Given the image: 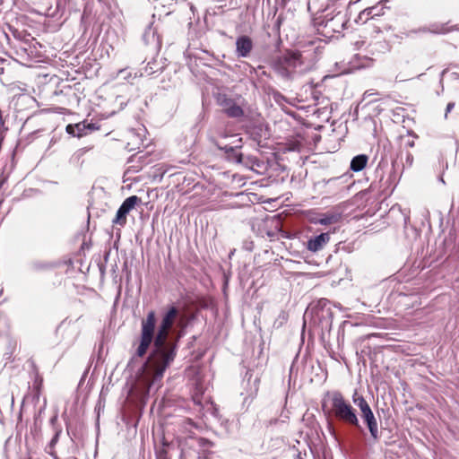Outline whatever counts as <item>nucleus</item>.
I'll return each mask as SVG.
<instances>
[{
    "instance_id": "nucleus-19",
    "label": "nucleus",
    "mask_w": 459,
    "mask_h": 459,
    "mask_svg": "<svg viewBox=\"0 0 459 459\" xmlns=\"http://www.w3.org/2000/svg\"><path fill=\"white\" fill-rule=\"evenodd\" d=\"M405 162H406V165L409 167H411L412 165L413 156L410 152L406 153Z\"/></svg>"
},
{
    "instance_id": "nucleus-21",
    "label": "nucleus",
    "mask_w": 459,
    "mask_h": 459,
    "mask_svg": "<svg viewBox=\"0 0 459 459\" xmlns=\"http://www.w3.org/2000/svg\"><path fill=\"white\" fill-rule=\"evenodd\" d=\"M340 179V178H330L326 181V184L329 185V186H334L335 183Z\"/></svg>"
},
{
    "instance_id": "nucleus-9",
    "label": "nucleus",
    "mask_w": 459,
    "mask_h": 459,
    "mask_svg": "<svg viewBox=\"0 0 459 459\" xmlns=\"http://www.w3.org/2000/svg\"><path fill=\"white\" fill-rule=\"evenodd\" d=\"M346 23V16L342 13H338L331 19L325 21V28L329 29L332 32L340 33L344 30Z\"/></svg>"
},
{
    "instance_id": "nucleus-17",
    "label": "nucleus",
    "mask_w": 459,
    "mask_h": 459,
    "mask_svg": "<svg viewBox=\"0 0 459 459\" xmlns=\"http://www.w3.org/2000/svg\"><path fill=\"white\" fill-rule=\"evenodd\" d=\"M131 75H132L131 72L128 71L127 69H121L117 73L118 77H122L126 80L129 79L131 77Z\"/></svg>"
},
{
    "instance_id": "nucleus-22",
    "label": "nucleus",
    "mask_w": 459,
    "mask_h": 459,
    "mask_svg": "<svg viewBox=\"0 0 459 459\" xmlns=\"http://www.w3.org/2000/svg\"><path fill=\"white\" fill-rule=\"evenodd\" d=\"M193 400H194L195 403L201 405V400H200L199 396H197V395L193 396Z\"/></svg>"
},
{
    "instance_id": "nucleus-8",
    "label": "nucleus",
    "mask_w": 459,
    "mask_h": 459,
    "mask_svg": "<svg viewBox=\"0 0 459 459\" xmlns=\"http://www.w3.org/2000/svg\"><path fill=\"white\" fill-rule=\"evenodd\" d=\"M330 238L328 232L321 233L307 240V248L313 253L318 252L329 243Z\"/></svg>"
},
{
    "instance_id": "nucleus-5",
    "label": "nucleus",
    "mask_w": 459,
    "mask_h": 459,
    "mask_svg": "<svg viewBox=\"0 0 459 459\" xmlns=\"http://www.w3.org/2000/svg\"><path fill=\"white\" fill-rule=\"evenodd\" d=\"M141 202V199L136 195L127 197L118 208L115 218L112 221L113 224L125 226L126 224V216L134 206Z\"/></svg>"
},
{
    "instance_id": "nucleus-4",
    "label": "nucleus",
    "mask_w": 459,
    "mask_h": 459,
    "mask_svg": "<svg viewBox=\"0 0 459 459\" xmlns=\"http://www.w3.org/2000/svg\"><path fill=\"white\" fill-rule=\"evenodd\" d=\"M352 402L359 409L361 418L366 423L371 437L374 440H377L379 438L378 425L368 403L362 395L359 394L357 391H355L352 395Z\"/></svg>"
},
{
    "instance_id": "nucleus-18",
    "label": "nucleus",
    "mask_w": 459,
    "mask_h": 459,
    "mask_svg": "<svg viewBox=\"0 0 459 459\" xmlns=\"http://www.w3.org/2000/svg\"><path fill=\"white\" fill-rule=\"evenodd\" d=\"M333 217L330 216H325L324 218H321L318 222L322 225H328L333 222Z\"/></svg>"
},
{
    "instance_id": "nucleus-27",
    "label": "nucleus",
    "mask_w": 459,
    "mask_h": 459,
    "mask_svg": "<svg viewBox=\"0 0 459 459\" xmlns=\"http://www.w3.org/2000/svg\"><path fill=\"white\" fill-rule=\"evenodd\" d=\"M57 438V434L56 435V437L52 439V442H55Z\"/></svg>"
},
{
    "instance_id": "nucleus-3",
    "label": "nucleus",
    "mask_w": 459,
    "mask_h": 459,
    "mask_svg": "<svg viewBox=\"0 0 459 459\" xmlns=\"http://www.w3.org/2000/svg\"><path fill=\"white\" fill-rule=\"evenodd\" d=\"M331 402L333 413L338 420L357 429H361L356 410L344 399L340 392L332 394Z\"/></svg>"
},
{
    "instance_id": "nucleus-24",
    "label": "nucleus",
    "mask_w": 459,
    "mask_h": 459,
    "mask_svg": "<svg viewBox=\"0 0 459 459\" xmlns=\"http://www.w3.org/2000/svg\"><path fill=\"white\" fill-rule=\"evenodd\" d=\"M293 456H294V459H301L300 453H295Z\"/></svg>"
},
{
    "instance_id": "nucleus-25",
    "label": "nucleus",
    "mask_w": 459,
    "mask_h": 459,
    "mask_svg": "<svg viewBox=\"0 0 459 459\" xmlns=\"http://www.w3.org/2000/svg\"><path fill=\"white\" fill-rule=\"evenodd\" d=\"M199 459H210L208 455L199 456Z\"/></svg>"
},
{
    "instance_id": "nucleus-2",
    "label": "nucleus",
    "mask_w": 459,
    "mask_h": 459,
    "mask_svg": "<svg viewBox=\"0 0 459 459\" xmlns=\"http://www.w3.org/2000/svg\"><path fill=\"white\" fill-rule=\"evenodd\" d=\"M273 67L280 76L290 80L310 70L311 64L300 52L289 51L274 62Z\"/></svg>"
},
{
    "instance_id": "nucleus-10",
    "label": "nucleus",
    "mask_w": 459,
    "mask_h": 459,
    "mask_svg": "<svg viewBox=\"0 0 459 459\" xmlns=\"http://www.w3.org/2000/svg\"><path fill=\"white\" fill-rule=\"evenodd\" d=\"M253 49L252 39L246 35L240 36L236 40V54L238 57L249 56Z\"/></svg>"
},
{
    "instance_id": "nucleus-12",
    "label": "nucleus",
    "mask_w": 459,
    "mask_h": 459,
    "mask_svg": "<svg viewBox=\"0 0 459 459\" xmlns=\"http://www.w3.org/2000/svg\"><path fill=\"white\" fill-rule=\"evenodd\" d=\"M387 3V0H382L377 4L368 7L369 13H371L373 20H376L377 17L383 16L385 13V10L388 9L386 6Z\"/></svg>"
},
{
    "instance_id": "nucleus-6",
    "label": "nucleus",
    "mask_w": 459,
    "mask_h": 459,
    "mask_svg": "<svg viewBox=\"0 0 459 459\" xmlns=\"http://www.w3.org/2000/svg\"><path fill=\"white\" fill-rule=\"evenodd\" d=\"M100 128L95 123L82 121L77 124H70L66 126L65 131L67 134L76 136L82 137L88 134L96 131Z\"/></svg>"
},
{
    "instance_id": "nucleus-26",
    "label": "nucleus",
    "mask_w": 459,
    "mask_h": 459,
    "mask_svg": "<svg viewBox=\"0 0 459 459\" xmlns=\"http://www.w3.org/2000/svg\"><path fill=\"white\" fill-rule=\"evenodd\" d=\"M45 405H46V399L44 398V399H43V404H42V407L40 408V410H41L42 408H44V407H45Z\"/></svg>"
},
{
    "instance_id": "nucleus-15",
    "label": "nucleus",
    "mask_w": 459,
    "mask_h": 459,
    "mask_svg": "<svg viewBox=\"0 0 459 459\" xmlns=\"http://www.w3.org/2000/svg\"><path fill=\"white\" fill-rule=\"evenodd\" d=\"M35 374V378H34V395H33V402L35 400L39 401V394H40V388H41V385H42V377H40L38 374V372L36 371L35 368L34 367H30V374L32 373Z\"/></svg>"
},
{
    "instance_id": "nucleus-20",
    "label": "nucleus",
    "mask_w": 459,
    "mask_h": 459,
    "mask_svg": "<svg viewBox=\"0 0 459 459\" xmlns=\"http://www.w3.org/2000/svg\"><path fill=\"white\" fill-rule=\"evenodd\" d=\"M455 107V103L454 102H449L446 106V114H445V117H447V114L454 108Z\"/></svg>"
},
{
    "instance_id": "nucleus-1",
    "label": "nucleus",
    "mask_w": 459,
    "mask_h": 459,
    "mask_svg": "<svg viewBox=\"0 0 459 459\" xmlns=\"http://www.w3.org/2000/svg\"><path fill=\"white\" fill-rule=\"evenodd\" d=\"M178 315V308L171 306L163 313L158 326L154 310L149 311L146 317L142 319L135 355L139 358L143 357L153 343L152 351L144 365L143 378L148 390L162 379L164 372L177 356L178 344L182 334L176 332L173 326Z\"/></svg>"
},
{
    "instance_id": "nucleus-13",
    "label": "nucleus",
    "mask_w": 459,
    "mask_h": 459,
    "mask_svg": "<svg viewBox=\"0 0 459 459\" xmlns=\"http://www.w3.org/2000/svg\"><path fill=\"white\" fill-rule=\"evenodd\" d=\"M238 145L236 146H219L220 149L224 150L228 153L229 158L234 160L238 163H243V154L238 151Z\"/></svg>"
},
{
    "instance_id": "nucleus-14",
    "label": "nucleus",
    "mask_w": 459,
    "mask_h": 459,
    "mask_svg": "<svg viewBox=\"0 0 459 459\" xmlns=\"http://www.w3.org/2000/svg\"><path fill=\"white\" fill-rule=\"evenodd\" d=\"M419 31L424 32V33L431 32V33L440 34V33H446L447 31V29L445 24L435 22V23L430 24L428 27L420 28Z\"/></svg>"
},
{
    "instance_id": "nucleus-16",
    "label": "nucleus",
    "mask_w": 459,
    "mask_h": 459,
    "mask_svg": "<svg viewBox=\"0 0 459 459\" xmlns=\"http://www.w3.org/2000/svg\"><path fill=\"white\" fill-rule=\"evenodd\" d=\"M373 20L372 16H371V13H369V8H366L364 9L363 11H361L357 19L355 20V22L357 23H361V24H365L367 23L368 21H371Z\"/></svg>"
},
{
    "instance_id": "nucleus-7",
    "label": "nucleus",
    "mask_w": 459,
    "mask_h": 459,
    "mask_svg": "<svg viewBox=\"0 0 459 459\" xmlns=\"http://www.w3.org/2000/svg\"><path fill=\"white\" fill-rule=\"evenodd\" d=\"M218 101L228 117L239 118L244 116V110L234 100L223 95L218 98Z\"/></svg>"
},
{
    "instance_id": "nucleus-23",
    "label": "nucleus",
    "mask_w": 459,
    "mask_h": 459,
    "mask_svg": "<svg viewBox=\"0 0 459 459\" xmlns=\"http://www.w3.org/2000/svg\"><path fill=\"white\" fill-rule=\"evenodd\" d=\"M406 145H407L408 147H411H411H413V146H414V141H413V140L408 141V142L406 143Z\"/></svg>"
},
{
    "instance_id": "nucleus-11",
    "label": "nucleus",
    "mask_w": 459,
    "mask_h": 459,
    "mask_svg": "<svg viewBox=\"0 0 459 459\" xmlns=\"http://www.w3.org/2000/svg\"><path fill=\"white\" fill-rule=\"evenodd\" d=\"M368 160V157L365 154H359L355 156L351 161V169L355 172L362 170Z\"/></svg>"
}]
</instances>
